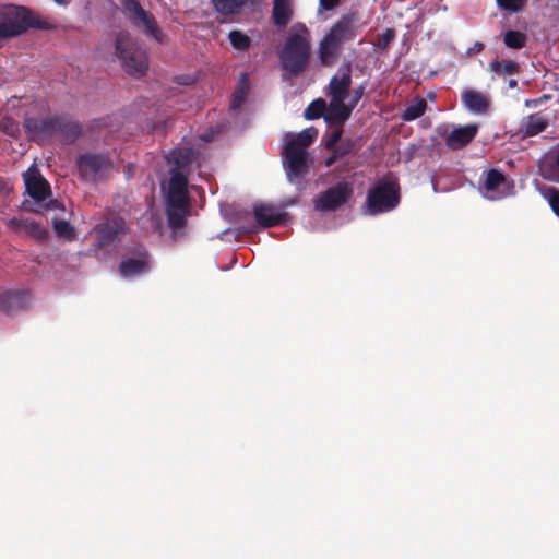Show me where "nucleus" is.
I'll return each instance as SVG.
<instances>
[{"mask_svg": "<svg viewBox=\"0 0 559 559\" xmlns=\"http://www.w3.org/2000/svg\"><path fill=\"white\" fill-rule=\"evenodd\" d=\"M23 179L27 194L36 202L45 201L51 194L49 182L43 177L39 169L32 165L24 174Z\"/></svg>", "mask_w": 559, "mask_h": 559, "instance_id": "obj_12", "label": "nucleus"}, {"mask_svg": "<svg viewBox=\"0 0 559 559\" xmlns=\"http://www.w3.org/2000/svg\"><path fill=\"white\" fill-rule=\"evenodd\" d=\"M311 58L310 32L304 23H295L278 52L284 78H297L306 71Z\"/></svg>", "mask_w": 559, "mask_h": 559, "instance_id": "obj_1", "label": "nucleus"}, {"mask_svg": "<svg viewBox=\"0 0 559 559\" xmlns=\"http://www.w3.org/2000/svg\"><path fill=\"white\" fill-rule=\"evenodd\" d=\"M354 197L352 182L341 180L320 192L313 199V207L318 212H335L346 205Z\"/></svg>", "mask_w": 559, "mask_h": 559, "instance_id": "obj_9", "label": "nucleus"}, {"mask_svg": "<svg viewBox=\"0 0 559 559\" xmlns=\"http://www.w3.org/2000/svg\"><path fill=\"white\" fill-rule=\"evenodd\" d=\"M253 215L257 223L264 228L285 225L289 219L288 213L281 212L275 205L267 203L254 204Z\"/></svg>", "mask_w": 559, "mask_h": 559, "instance_id": "obj_14", "label": "nucleus"}, {"mask_svg": "<svg viewBox=\"0 0 559 559\" xmlns=\"http://www.w3.org/2000/svg\"><path fill=\"white\" fill-rule=\"evenodd\" d=\"M55 2L59 5H66L68 3V0H55Z\"/></svg>", "mask_w": 559, "mask_h": 559, "instance_id": "obj_47", "label": "nucleus"}, {"mask_svg": "<svg viewBox=\"0 0 559 559\" xmlns=\"http://www.w3.org/2000/svg\"><path fill=\"white\" fill-rule=\"evenodd\" d=\"M282 157L287 180L299 186L300 179L309 174L312 165V158L309 153L296 150L293 145H285Z\"/></svg>", "mask_w": 559, "mask_h": 559, "instance_id": "obj_11", "label": "nucleus"}, {"mask_svg": "<svg viewBox=\"0 0 559 559\" xmlns=\"http://www.w3.org/2000/svg\"><path fill=\"white\" fill-rule=\"evenodd\" d=\"M477 131V124H466L455 128L445 138V145L452 151L461 150L473 141Z\"/></svg>", "mask_w": 559, "mask_h": 559, "instance_id": "obj_19", "label": "nucleus"}, {"mask_svg": "<svg viewBox=\"0 0 559 559\" xmlns=\"http://www.w3.org/2000/svg\"><path fill=\"white\" fill-rule=\"evenodd\" d=\"M353 148V143L350 140H345L340 143V145H335L334 148H332V152H335V154L340 157H343L347 155Z\"/></svg>", "mask_w": 559, "mask_h": 559, "instance_id": "obj_41", "label": "nucleus"}, {"mask_svg": "<svg viewBox=\"0 0 559 559\" xmlns=\"http://www.w3.org/2000/svg\"><path fill=\"white\" fill-rule=\"evenodd\" d=\"M340 3L341 0H320V7L325 11H330L337 8Z\"/></svg>", "mask_w": 559, "mask_h": 559, "instance_id": "obj_43", "label": "nucleus"}, {"mask_svg": "<svg viewBox=\"0 0 559 559\" xmlns=\"http://www.w3.org/2000/svg\"><path fill=\"white\" fill-rule=\"evenodd\" d=\"M528 0H496L497 5L509 13H519L524 10Z\"/></svg>", "mask_w": 559, "mask_h": 559, "instance_id": "obj_36", "label": "nucleus"}, {"mask_svg": "<svg viewBox=\"0 0 559 559\" xmlns=\"http://www.w3.org/2000/svg\"><path fill=\"white\" fill-rule=\"evenodd\" d=\"M29 301V293L25 289L7 290L0 294V311L14 314L27 309Z\"/></svg>", "mask_w": 559, "mask_h": 559, "instance_id": "obj_17", "label": "nucleus"}, {"mask_svg": "<svg viewBox=\"0 0 559 559\" xmlns=\"http://www.w3.org/2000/svg\"><path fill=\"white\" fill-rule=\"evenodd\" d=\"M538 171L545 180L559 182V145L542 157Z\"/></svg>", "mask_w": 559, "mask_h": 559, "instance_id": "obj_22", "label": "nucleus"}, {"mask_svg": "<svg viewBox=\"0 0 559 559\" xmlns=\"http://www.w3.org/2000/svg\"><path fill=\"white\" fill-rule=\"evenodd\" d=\"M8 21L0 22V40L21 35L29 28L49 31L55 25L22 5H8L3 13Z\"/></svg>", "mask_w": 559, "mask_h": 559, "instance_id": "obj_6", "label": "nucleus"}, {"mask_svg": "<svg viewBox=\"0 0 559 559\" xmlns=\"http://www.w3.org/2000/svg\"><path fill=\"white\" fill-rule=\"evenodd\" d=\"M191 150L189 148H175L169 153L168 162L176 166L177 169L171 171H179L178 169L187 167L191 163Z\"/></svg>", "mask_w": 559, "mask_h": 559, "instance_id": "obj_30", "label": "nucleus"}, {"mask_svg": "<svg viewBox=\"0 0 559 559\" xmlns=\"http://www.w3.org/2000/svg\"><path fill=\"white\" fill-rule=\"evenodd\" d=\"M215 11L224 16L239 14L245 7L257 5L258 0H211Z\"/></svg>", "mask_w": 559, "mask_h": 559, "instance_id": "obj_26", "label": "nucleus"}, {"mask_svg": "<svg viewBox=\"0 0 559 559\" xmlns=\"http://www.w3.org/2000/svg\"><path fill=\"white\" fill-rule=\"evenodd\" d=\"M55 233L62 238L72 239L75 235L73 226L64 219H56L53 222Z\"/></svg>", "mask_w": 559, "mask_h": 559, "instance_id": "obj_37", "label": "nucleus"}, {"mask_svg": "<svg viewBox=\"0 0 559 559\" xmlns=\"http://www.w3.org/2000/svg\"><path fill=\"white\" fill-rule=\"evenodd\" d=\"M548 127V119L542 112L531 114L523 118L519 132L524 136H535Z\"/></svg>", "mask_w": 559, "mask_h": 559, "instance_id": "obj_24", "label": "nucleus"}, {"mask_svg": "<svg viewBox=\"0 0 559 559\" xmlns=\"http://www.w3.org/2000/svg\"><path fill=\"white\" fill-rule=\"evenodd\" d=\"M399 203V183L395 181H379L369 189L364 207L367 214L376 216L394 210Z\"/></svg>", "mask_w": 559, "mask_h": 559, "instance_id": "obj_7", "label": "nucleus"}, {"mask_svg": "<svg viewBox=\"0 0 559 559\" xmlns=\"http://www.w3.org/2000/svg\"><path fill=\"white\" fill-rule=\"evenodd\" d=\"M0 131L13 139H17L20 135V124L12 117L4 116L0 119Z\"/></svg>", "mask_w": 559, "mask_h": 559, "instance_id": "obj_35", "label": "nucleus"}, {"mask_svg": "<svg viewBox=\"0 0 559 559\" xmlns=\"http://www.w3.org/2000/svg\"><path fill=\"white\" fill-rule=\"evenodd\" d=\"M318 134L317 129L308 128L299 132L297 135L292 136L286 145H293L296 150L307 151V147L312 144Z\"/></svg>", "mask_w": 559, "mask_h": 559, "instance_id": "obj_27", "label": "nucleus"}, {"mask_svg": "<svg viewBox=\"0 0 559 559\" xmlns=\"http://www.w3.org/2000/svg\"><path fill=\"white\" fill-rule=\"evenodd\" d=\"M484 47L485 46H484L483 43L476 41L471 50L473 52H475V53H478V52H481L484 50Z\"/></svg>", "mask_w": 559, "mask_h": 559, "instance_id": "obj_45", "label": "nucleus"}, {"mask_svg": "<svg viewBox=\"0 0 559 559\" xmlns=\"http://www.w3.org/2000/svg\"><path fill=\"white\" fill-rule=\"evenodd\" d=\"M427 108V102L425 98L419 97L415 100L414 104L406 107L404 110L402 118L405 121H413L419 117H421Z\"/></svg>", "mask_w": 559, "mask_h": 559, "instance_id": "obj_33", "label": "nucleus"}, {"mask_svg": "<svg viewBox=\"0 0 559 559\" xmlns=\"http://www.w3.org/2000/svg\"><path fill=\"white\" fill-rule=\"evenodd\" d=\"M228 39L231 47L241 52H246L250 49L252 40L251 38L238 29H233L228 33Z\"/></svg>", "mask_w": 559, "mask_h": 559, "instance_id": "obj_29", "label": "nucleus"}, {"mask_svg": "<svg viewBox=\"0 0 559 559\" xmlns=\"http://www.w3.org/2000/svg\"><path fill=\"white\" fill-rule=\"evenodd\" d=\"M115 53L122 69L129 75L140 79L148 71V56L127 31H121L115 39Z\"/></svg>", "mask_w": 559, "mask_h": 559, "instance_id": "obj_5", "label": "nucleus"}, {"mask_svg": "<svg viewBox=\"0 0 559 559\" xmlns=\"http://www.w3.org/2000/svg\"><path fill=\"white\" fill-rule=\"evenodd\" d=\"M352 86V66L346 63L330 80L326 95L330 99L345 100Z\"/></svg>", "mask_w": 559, "mask_h": 559, "instance_id": "obj_15", "label": "nucleus"}, {"mask_svg": "<svg viewBox=\"0 0 559 559\" xmlns=\"http://www.w3.org/2000/svg\"><path fill=\"white\" fill-rule=\"evenodd\" d=\"M334 130L325 135L324 146L326 150H332L341 141L343 135V127H333Z\"/></svg>", "mask_w": 559, "mask_h": 559, "instance_id": "obj_39", "label": "nucleus"}, {"mask_svg": "<svg viewBox=\"0 0 559 559\" xmlns=\"http://www.w3.org/2000/svg\"><path fill=\"white\" fill-rule=\"evenodd\" d=\"M124 222L122 219H114L111 222L97 225L95 240L96 248L103 249L115 243L122 234Z\"/></svg>", "mask_w": 559, "mask_h": 559, "instance_id": "obj_18", "label": "nucleus"}, {"mask_svg": "<svg viewBox=\"0 0 559 559\" xmlns=\"http://www.w3.org/2000/svg\"><path fill=\"white\" fill-rule=\"evenodd\" d=\"M23 127L28 139L38 144L49 142L55 135L73 143L82 133L81 124L64 115L26 116Z\"/></svg>", "mask_w": 559, "mask_h": 559, "instance_id": "obj_2", "label": "nucleus"}, {"mask_svg": "<svg viewBox=\"0 0 559 559\" xmlns=\"http://www.w3.org/2000/svg\"><path fill=\"white\" fill-rule=\"evenodd\" d=\"M483 189L490 200H499L511 194L512 186L503 173L492 168L486 173Z\"/></svg>", "mask_w": 559, "mask_h": 559, "instance_id": "obj_13", "label": "nucleus"}, {"mask_svg": "<svg viewBox=\"0 0 559 559\" xmlns=\"http://www.w3.org/2000/svg\"><path fill=\"white\" fill-rule=\"evenodd\" d=\"M338 156L335 154V152H332L331 156H329L325 162H324V166L325 167H331L336 160H337Z\"/></svg>", "mask_w": 559, "mask_h": 559, "instance_id": "obj_44", "label": "nucleus"}, {"mask_svg": "<svg viewBox=\"0 0 559 559\" xmlns=\"http://www.w3.org/2000/svg\"><path fill=\"white\" fill-rule=\"evenodd\" d=\"M546 195L551 210L559 217V190L556 188H549Z\"/></svg>", "mask_w": 559, "mask_h": 559, "instance_id": "obj_40", "label": "nucleus"}, {"mask_svg": "<svg viewBox=\"0 0 559 559\" xmlns=\"http://www.w3.org/2000/svg\"><path fill=\"white\" fill-rule=\"evenodd\" d=\"M526 35L520 31H507L503 36V43L508 48L521 49L526 45Z\"/></svg>", "mask_w": 559, "mask_h": 559, "instance_id": "obj_34", "label": "nucleus"}, {"mask_svg": "<svg viewBox=\"0 0 559 559\" xmlns=\"http://www.w3.org/2000/svg\"><path fill=\"white\" fill-rule=\"evenodd\" d=\"M394 38H395V31L393 28H386L378 37V41L376 44L377 49L378 50H386Z\"/></svg>", "mask_w": 559, "mask_h": 559, "instance_id": "obj_38", "label": "nucleus"}, {"mask_svg": "<svg viewBox=\"0 0 559 559\" xmlns=\"http://www.w3.org/2000/svg\"><path fill=\"white\" fill-rule=\"evenodd\" d=\"M350 108L345 100L330 99L326 104L324 120L329 127H343L352 115Z\"/></svg>", "mask_w": 559, "mask_h": 559, "instance_id": "obj_21", "label": "nucleus"}, {"mask_svg": "<svg viewBox=\"0 0 559 559\" xmlns=\"http://www.w3.org/2000/svg\"><path fill=\"white\" fill-rule=\"evenodd\" d=\"M462 102L465 105V107L476 114H485L487 112L490 100L488 96L481 92L475 91V90H464L462 92Z\"/></svg>", "mask_w": 559, "mask_h": 559, "instance_id": "obj_23", "label": "nucleus"}, {"mask_svg": "<svg viewBox=\"0 0 559 559\" xmlns=\"http://www.w3.org/2000/svg\"><path fill=\"white\" fill-rule=\"evenodd\" d=\"M168 191L165 199V211L168 226L173 230L182 229L190 214V197L188 178L180 171H170Z\"/></svg>", "mask_w": 559, "mask_h": 559, "instance_id": "obj_4", "label": "nucleus"}, {"mask_svg": "<svg viewBox=\"0 0 559 559\" xmlns=\"http://www.w3.org/2000/svg\"><path fill=\"white\" fill-rule=\"evenodd\" d=\"M365 88L366 85L361 84L354 90L353 96L350 100L347 103V106L350 108L352 111L357 106L358 102L362 98Z\"/></svg>", "mask_w": 559, "mask_h": 559, "instance_id": "obj_42", "label": "nucleus"}, {"mask_svg": "<svg viewBox=\"0 0 559 559\" xmlns=\"http://www.w3.org/2000/svg\"><path fill=\"white\" fill-rule=\"evenodd\" d=\"M356 12L342 15L328 31L319 43L318 56L323 66H333L345 43L353 40L359 33Z\"/></svg>", "mask_w": 559, "mask_h": 559, "instance_id": "obj_3", "label": "nucleus"}, {"mask_svg": "<svg viewBox=\"0 0 559 559\" xmlns=\"http://www.w3.org/2000/svg\"><path fill=\"white\" fill-rule=\"evenodd\" d=\"M489 70L497 74L513 75L520 72V64L513 60L495 59L489 63Z\"/></svg>", "mask_w": 559, "mask_h": 559, "instance_id": "obj_28", "label": "nucleus"}, {"mask_svg": "<svg viewBox=\"0 0 559 559\" xmlns=\"http://www.w3.org/2000/svg\"><path fill=\"white\" fill-rule=\"evenodd\" d=\"M248 78L247 74H241V79L239 81V85L236 90V92L233 95L231 102H230V109L236 110L239 109L242 104L246 100L247 94H248Z\"/></svg>", "mask_w": 559, "mask_h": 559, "instance_id": "obj_31", "label": "nucleus"}, {"mask_svg": "<svg viewBox=\"0 0 559 559\" xmlns=\"http://www.w3.org/2000/svg\"><path fill=\"white\" fill-rule=\"evenodd\" d=\"M296 203L295 199H290L284 203V206L294 205Z\"/></svg>", "mask_w": 559, "mask_h": 559, "instance_id": "obj_46", "label": "nucleus"}, {"mask_svg": "<svg viewBox=\"0 0 559 559\" xmlns=\"http://www.w3.org/2000/svg\"><path fill=\"white\" fill-rule=\"evenodd\" d=\"M294 16L292 0H273L272 22L277 27H286Z\"/></svg>", "mask_w": 559, "mask_h": 559, "instance_id": "obj_25", "label": "nucleus"}, {"mask_svg": "<svg viewBox=\"0 0 559 559\" xmlns=\"http://www.w3.org/2000/svg\"><path fill=\"white\" fill-rule=\"evenodd\" d=\"M122 13L133 27L143 28L144 33L157 43H164L165 35L153 14L144 10L138 0H121Z\"/></svg>", "mask_w": 559, "mask_h": 559, "instance_id": "obj_8", "label": "nucleus"}, {"mask_svg": "<svg viewBox=\"0 0 559 559\" xmlns=\"http://www.w3.org/2000/svg\"><path fill=\"white\" fill-rule=\"evenodd\" d=\"M150 269V257L147 251L139 252L138 258L122 259L119 272L123 277H133L146 273Z\"/></svg>", "mask_w": 559, "mask_h": 559, "instance_id": "obj_20", "label": "nucleus"}, {"mask_svg": "<svg viewBox=\"0 0 559 559\" xmlns=\"http://www.w3.org/2000/svg\"><path fill=\"white\" fill-rule=\"evenodd\" d=\"M7 226L14 233L23 230L39 243L47 241L49 237L48 229L32 218L12 217L8 221Z\"/></svg>", "mask_w": 559, "mask_h": 559, "instance_id": "obj_16", "label": "nucleus"}, {"mask_svg": "<svg viewBox=\"0 0 559 559\" xmlns=\"http://www.w3.org/2000/svg\"><path fill=\"white\" fill-rule=\"evenodd\" d=\"M326 111V102L323 98L312 100L304 111V117L307 120H316L321 117L324 118Z\"/></svg>", "mask_w": 559, "mask_h": 559, "instance_id": "obj_32", "label": "nucleus"}, {"mask_svg": "<svg viewBox=\"0 0 559 559\" xmlns=\"http://www.w3.org/2000/svg\"><path fill=\"white\" fill-rule=\"evenodd\" d=\"M516 84H518V83H516V81H515V80H510V82H509V86H510V87H515V86H516Z\"/></svg>", "mask_w": 559, "mask_h": 559, "instance_id": "obj_48", "label": "nucleus"}, {"mask_svg": "<svg viewBox=\"0 0 559 559\" xmlns=\"http://www.w3.org/2000/svg\"><path fill=\"white\" fill-rule=\"evenodd\" d=\"M76 167L82 180L97 182L109 177L112 160L105 154L85 153L78 156Z\"/></svg>", "mask_w": 559, "mask_h": 559, "instance_id": "obj_10", "label": "nucleus"}]
</instances>
